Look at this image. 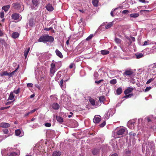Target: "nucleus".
Returning a JSON list of instances; mask_svg holds the SVG:
<instances>
[{"label":"nucleus","instance_id":"f257e3e1","mask_svg":"<svg viewBox=\"0 0 156 156\" xmlns=\"http://www.w3.org/2000/svg\"><path fill=\"white\" fill-rule=\"evenodd\" d=\"M54 40V38L51 36L45 35L41 36L38 39V42H43L45 43L47 42H52Z\"/></svg>","mask_w":156,"mask_h":156},{"label":"nucleus","instance_id":"f03ea898","mask_svg":"<svg viewBox=\"0 0 156 156\" xmlns=\"http://www.w3.org/2000/svg\"><path fill=\"white\" fill-rule=\"evenodd\" d=\"M35 77L36 79H40V80H42L44 76V74L38 69L35 70Z\"/></svg>","mask_w":156,"mask_h":156},{"label":"nucleus","instance_id":"7ed1b4c3","mask_svg":"<svg viewBox=\"0 0 156 156\" xmlns=\"http://www.w3.org/2000/svg\"><path fill=\"white\" fill-rule=\"evenodd\" d=\"M126 130V128L124 127L117 128L115 129L116 134L118 135L123 136L125 134Z\"/></svg>","mask_w":156,"mask_h":156},{"label":"nucleus","instance_id":"20e7f679","mask_svg":"<svg viewBox=\"0 0 156 156\" xmlns=\"http://www.w3.org/2000/svg\"><path fill=\"white\" fill-rule=\"evenodd\" d=\"M149 71L153 75L156 74V63L151 65L148 69Z\"/></svg>","mask_w":156,"mask_h":156},{"label":"nucleus","instance_id":"39448f33","mask_svg":"<svg viewBox=\"0 0 156 156\" xmlns=\"http://www.w3.org/2000/svg\"><path fill=\"white\" fill-rule=\"evenodd\" d=\"M56 70L57 69L55 67V64L53 62L51 64L50 71V76L51 77L53 76Z\"/></svg>","mask_w":156,"mask_h":156},{"label":"nucleus","instance_id":"423d86ee","mask_svg":"<svg viewBox=\"0 0 156 156\" xmlns=\"http://www.w3.org/2000/svg\"><path fill=\"white\" fill-rule=\"evenodd\" d=\"M69 79V77L68 79L65 80L64 81L63 80H61L60 81V86L62 90H64L65 89L66 86V82Z\"/></svg>","mask_w":156,"mask_h":156},{"label":"nucleus","instance_id":"0eeeda50","mask_svg":"<svg viewBox=\"0 0 156 156\" xmlns=\"http://www.w3.org/2000/svg\"><path fill=\"white\" fill-rule=\"evenodd\" d=\"M135 122L133 121H129L127 123V126L130 129H134L135 127Z\"/></svg>","mask_w":156,"mask_h":156},{"label":"nucleus","instance_id":"6e6552de","mask_svg":"<svg viewBox=\"0 0 156 156\" xmlns=\"http://www.w3.org/2000/svg\"><path fill=\"white\" fill-rule=\"evenodd\" d=\"M46 9L48 11L51 12L54 10V8L52 4L48 3L46 4L45 6Z\"/></svg>","mask_w":156,"mask_h":156},{"label":"nucleus","instance_id":"1a4fd4ad","mask_svg":"<svg viewBox=\"0 0 156 156\" xmlns=\"http://www.w3.org/2000/svg\"><path fill=\"white\" fill-rule=\"evenodd\" d=\"M20 15L17 13L13 14L11 17L14 20H20L21 19V17L20 18Z\"/></svg>","mask_w":156,"mask_h":156},{"label":"nucleus","instance_id":"9d476101","mask_svg":"<svg viewBox=\"0 0 156 156\" xmlns=\"http://www.w3.org/2000/svg\"><path fill=\"white\" fill-rule=\"evenodd\" d=\"M15 134L16 136L21 137L24 135V133L20 129H17L15 130Z\"/></svg>","mask_w":156,"mask_h":156},{"label":"nucleus","instance_id":"9b49d317","mask_svg":"<svg viewBox=\"0 0 156 156\" xmlns=\"http://www.w3.org/2000/svg\"><path fill=\"white\" fill-rule=\"evenodd\" d=\"M112 110L110 109L108 110V111L105 113V114L104 115V118L105 119V120L108 119L111 114V113L112 112Z\"/></svg>","mask_w":156,"mask_h":156},{"label":"nucleus","instance_id":"f8f14e48","mask_svg":"<svg viewBox=\"0 0 156 156\" xmlns=\"http://www.w3.org/2000/svg\"><path fill=\"white\" fill-rule=\"evenodd\" d=\"M101 117L99 115H96L94 116L93 120L95 123H98L101 120Z\"/></svg>","mask_w":156,"mask_h":156},{"label":"nucleus","instance_id":"ddd939ff","mask_svg":"<svg viewBox=\"0 0 156 156\" xmlns=\"http://www.w3.org/2000/svg\"><path fill=\"white\" fill-rule=\"evenodd\" d=\"M21 3L18 2H16L13 3L12 6L15 9H18L21 7Z\"/></svg>","mask_w":156,"mask_h":156},{"label":"nucleus","instance_id":"4468645a","mask_svg":"<svg viewBox=\"0 0 156 156\" xmlns=\"http://www.w3.org/2000/svg\"><path fill=\"white\" fill-rule=\"evenodd\" d=\"M133 72L131 70H127L123 73V75L130 77L133 75Z\"/></svg>","mask_w":156,"mask_h":156},{"label":"nucleus","instance_id":"2eb2a0df","mask_svg":"<svg viewBox=\"0 0 156 156\" xmlns=\"http://www.w3.org/2000/svg\"><path fill=\"white\" fill-rule=\"evenodd\" d=\"M32 3L33 5L34 6H31V9H33L35 8V7L37 6L39 4V0H32Z\"/></svg>","mask_w":156,"mask_h":156},{"label":"nucleus","instance_id":"dca6fc26","mask_svg":"<svg viewBox=\"0 0 156 156\" xmlns=\"http://www.w3.org/2000/svg\"><path fill=\"white\" fill-rule=\"evenodd\" d=\"M10 125L8 123L6 122H2L0 124V127L4 128L8 127L10 126Z\"/></svg>","mask_w":156,"mask_h":156},{"label":"nucleus","instance_id":"f3484780","mask_svg":"<svg viewBox=\"0 0 156 156\" xmlns=\"http://www.w3.org/2000/svg\"><path fill=\"white\" fill-rule=\"evenodd\" d=\"M89 100L90 103L92 105L95 106L96 108L97 107V105L95 104V101L94 99L91 98H90Z\"/></svg>","mask_w":156,"mask_h":156},{"label":"nucleus","instance_id":"a211bd4d","mask_svg":"<svg viewBox=\"0 0 156 156\" xmlns=\"http://www.w3.org/2000/svg\"><path fill=\"white\" fill-rule=\"evenodd\" d=\"M133 90L132 88L129 87L127 89H126L124 91V93L125 94L127 95L131 93Z\"/></svg>","mask_w":156,"mask_h":156},{"label":"nucleus","instance_id":"6ab92c4d","mask_svg":"<svg viewBox=\"0 0 156 156\" xmlns=\"http://www.w3.org/2000/svg\"><path fill=\"white\" fill-rule=\"evenodd\" d=\"M135 57L136 58L139 59L143 57L144 56L143 54L140 53H137L135 55Z\"/></svg>","mask_w":156,"mask_h":156},{"label":"nucleus","instance_id":"aec40b11","mask_svg":"<svg viewBox=\"0 0 156 156\" xmlns=\"http://www.w3.org/2000/svg\"><path fill=\"white\" fill-rule=\"evenodd\" d=\"M55 53L56 55L61 58H63V55H62L61 52H60L58 49H56L55 50Z\"/></svg>","mask_w":156,"mask_h":156},{"label":"nucleus","instance_id":"412c9836","mask_svg":"<svg viewBox=\"0 0 156 156\" xmlns=\"http://www.w3.org/2000/svg\"><path fill=\"white\" fill-rule=\"evenodd\" d=\"M52 108L55 109H58L59 108V105L57 103H54L52 105Z\"/></svg>","mask_w":156,"mask_h":156},{"label":"nucleus","instance_id":"4be33fe9","mask_svg":"<svg viewBox=\"0 0 156 156\" xmlns=\"http://www.w3.org/2000/svg\"><path fill=\"white\" fill-rule=\"evenodd\" d=\"M61 72L59 71L56 74V76L55 78V80L57 81L59 78L61 76Z\"/></svg>","mask_w":156,"mask_h":156},{"label":"nucleus","instance_id":"5701e85b","mask_svg":"<svg viewBox=\"0 0 156 156\" xmlns=\"http://www.w3.org/2000/svg\"><path fill=\"white\" fill-rule=\"evenodd\" d=\"M19 36V33L17 32H14L12 35V37L14 39L17 38Z\"/></svg>","mask_w":156,"mask_h":156},{"label":"nucleus","instance_id":"b1692460","mask_svg":"<svg viewBox=\"0 0 156 156\" xmlns=\"http://www.w3.org/2000/svg\"><path fill=\"white\" fill-rule=\"evenodd\" d=\"M14 95L13 94V92H11L9 96L8 100H12L14 98Z\"/></svg>","mask_w":156,"mask_h":156},{"label":"nucleus","instance_id":"393cba45","mask_svg":"<svg viewBox=\"0 0 156 156\" xmlns=\"http://www.w3.org/2000/svg\"><path fill=\"white\" fill-rule=\"evenodd\" d=\"M52 155L53 156H60L61 153L59 151H55L53 152Z\"/></svg>","mask_w":156,"mask_h":156},{"label":"nucleus","instance_id":"a878e982","mask_svg":"<svg viewBox=\"0 0 156 156\" xmlns=\"http://www.w3.org/2000/svg\"><path fill=\"white\" fill-rule=\"evenodd\" d=\"M30 50V48L29 47L26 50L24 51V56L25 58H26L28 55V54Z\"/></svg>","mask_w":156,"mask_h":156},{"label":"nucleus","instance_id":"bb28decb","mask_svg":"<svg viewBox=\"0 0 156 156\" xmlns=\"http://www.w3.org/2000/svg\"><path fill=\"white\" fill-rule=\"evenodd\" d=\"M99 150L97 148H95L92 150V153L94 155L97 154L99 152Z\"/></svg>","mask_w":156,"mask_h":156},{"label":"nucleus","instance_id":"cd10ccee","mask_svg":"<svg viewBox=\"0 0 156 156\" xmlns=\"http://www.w3.org/2000/svg\"><path fill=\"white\" fill-rule=\"evenodd\" d=\"M101 54L103 55H106L108 54L109 53V51L107 50H102L101 51Z\"/></svg>","mask_w":156,"mask_h":156},{"label":"nucleus","instance_id":"c85d7f7f","mask_svg":"<svg viewBox=\"0 0 156 156\" xmlns=\"http://www.w3.org/2000/svg\"><path fill=\"white\" fill-rule=\"evenodd\" d=\"M34 23V19H30L29 20V25L32 27L33 26Z\"/></svg>","mask_w":156,"mask_h":156},{"label":"nucleus","instance_id":"c756f323","mask_svg":"<svg viewBox=\"0 0 156 156\" xmlns=\"http://www.w3.org/2000/svg\"><path fill=\"white\" fill-rule=\"evenodd\" d=\"M56 119L57 121L59 122H62L63 121V118L59 116H56Z\"/></svg>","mask_w":156,"mask_h":156},{"label":"nucleus","instance_id":"7c9ffc66","mask_svg":"<svg viewBox=\"0 0 156 156\" xmlns=\"http://www.w3.org/2000/svg\"><path fill=\"white\" fill-rule=\"evenodd\" d=\"M113 25L112 22L109 23H108L105 27V29H108L111 27Z\"/></svg>","mask_w":156,"mask_h":156},{"label":"nucleus","instance_id":"2f4dec72","mask_svg":"<svg viewBox=\"0 0 156 156\" xmlns=\"http://www.w3.org/2000/svg\"><path fill=\"white\" fill-rule=\"evenodd\" d=\"M149 44H151V43H150V41L149 40H147L145 41L144 42V44H142V45L146 46L147 45H148Z\"/></svg>","mask_w":156,"mask_h":156},{"label":"nucleus","instance_id":"473e14b6","mask_svg":"<svg viewBox=\"0 0 156 156\" xmlns=\"http://www.w3.org/2000/svg\"><path fill=\"white\" fill-rule=\"evenodd\" d=\"M9 7L10 6L9 5H7L3 6L2 9L3 10H4L5 12H6L8 10Z\"/></svg>","mask_w":156,"mask_h":156},{"label":"nucleus","instance_id":"72a5a7b5","mask_svg":"<svg viewBox=\"0 0 156 156\" xmlns=\"http://www.w3.org/2000/svg\"><path fill=\"white\" fill-rule=\"evenodd\" d=\"M19 66H18V67L13 71L11 73H9V76L12 77V76L15 74L16 72L18 69Z\"/></svg>","mask_w":156,"mask_h":156},{"label":"nucleus","instance_id":"f704fd0d","mask_svg":"<svg viewBox=\"0 0 156 156\" xmlns=\"http://www.w3.org/2000/svg\"><path fill=\"white\" fill-rule=\"evenodd\" d=\"M92 3L93 5L95 6H98V0H93Z\"/></svg>","mask_w":156,"mask_h":156},{"label":"nucleus","instance_id":"c9c22d12","mask_svg":"<svg viewBox=\"0 0 156 156\" xmlns=\"http://www.w3.org/2000/svg\"><path fill=\"white\" fill-rule=\"evenodd\" d=\"M122 92V89L121 87H119L116 90V93L118 95L120 94Z\"/></svg>","mask_w":156,"mask_h":156},{"label":"nucleus","instance_id":"e433bc0d","mask_svg":"<svg viewBox=\"0 0 156 156\" xmlns=\"http://www.w3.org/2000/svg\"><path fill=\"white\" fill-rule=\"evenodd\" d=\"M139 16V14L138 13H132L130 14V16L133 18H136Z\"/></svg>","mask_w":156,"mask_h":156},{"label":"nucleus","instance_id":"4c0bfd02","mask_svg":"<svg viewBox=\"0 0 156 156\" xmlns=\"http://www.w3.org/2000/svg\"><path fill=\"white\" fill-rule=\"evenodd\" d=\"M1 76H9V73L7 71H4L0 74Z\"/></svg>","mask_w":156,"mask_h":156},{"label":"nucleus","instance_id":"58836bf2","mask_svg":"<svg viewBox=\"0 0 156 156\" xmlns=\"http://www.w3.org/2000/svg\"><path fill=\"white\" fill-rule=\"evenodd\" d=\"M115 42L118 44H120L121 42V40L120 39L117 37L115 38Z\"/></svg>","mask_w":156,"mask_h":156},{"label":"nucleus","instance_id":"ea45409f","mask_svg":"<svg viewBox=\"0 0 156 156\" xmlns=\"http://www.w3.org/2000/svg\"><path fill=\"white\" fill-rule=\"evenodd\" d=\"M130 137L132 138H133L135 136H136V134L133 132H131L129 133Z\"/></svg>","mask_w":156,"mask_h":156},{"label":"nucleus","instance_id":"a19ab883","mask_svg":"<svg viewBox=\"0 0 156 156\" xmlns=\"http://www.w3.org/2000/svg\"><path fill=\"white\" fill-rule=\"evenodd\" d=\"M44 30H45L47 31L51 30L54 33V30L53 29V28L52 27H50L49 28H44Z\"/></svg>","mask_w":156,"mask_h":156},{"label":"nucleus","instance_id":"79ce46f5","mask_svg":"<svg viewBox=\"0 0 156 156\" xmlns=\"http://www.w3.org/2000/svg\"><path fill=\"white\" fill-rule=\"evenodd\" d=\"M116 82L117 80L116 79H112L109 82L110 83L112 84H115L116 83Z\"/></svg>","mask_w":156,"mask_h":156},{"label":"nucleus","instance_id":"37998d69","mask_svg":"<svg viewBox=\"0 0 156 156\" xmlns=\"http://www.w3.org/2000/svg\"><path fill=\"white\" fill-rule=\"evenodd\" d=\"M154 78H152L148 80L147 82L146 83L147 84H148L151 82H153V81L154 80Z\"/></svg>","mask_w":156,"mask_h":156},{"label":"nucleus","instance_id":"c03bdc74","mask_svg":"<svg viewBox=\"0 0 156 156\" xmlns=\"http://www.w3.org/2000/svg\"><path fill=\"white\" fill-rule=\"evenodd\" d=\"M17 155V154L16 152H13L8 154V155L9 156H16Z\"/></svg>","mask_w":156,"mask_h":156},{"label":"nucleus","instance_id":"a18cd8bd","mask_svg":"<svg viewBox=\"0 0 156 156\" xmlns=\"http://www.w3.org/2000/svg\"><path fill=\"white\" fill-rule=\"evenodd\" d=\"M105 98L104 96H102L99 98V100L100 102H102L105 100Z\"/></svg>","mask_w":156,"mask_h":156},{"label":"nucleus","instance_id":"49530a36","mask_svg":"<svg viewBox=\"0 0 156 156\" xmlns=\"http://www.w3.org/2000/svg\"><path fill=\"white\" fill-rule=\"evenodd\" d=\"M20 88H19L17 89L16 90H14L13 91V93H14L16 94H18L20 91Z\"/></svg>","mask_w":156,"mask_h":156},{"label":"nucleus","instance_id":"de8ad7c7","mask_svg":"<svg viewBox=\"0 0 156 156\" xmlns=\"http://www.w3.org/2000/svg\"><path fill=\"white\" fill-rule=\"evenodd\" d=\"M133 96V94H129L128 95H126L124 97H123V98H130L132 96Z\"/></svg>","mask_w":156,"mask_h":156},{"label":"nucleus","instance_id":"09e8293b","mask_svg":"<svg viewBox=\"0 0 156 156\" xmlns=\"http://www.w3.org/2000/svg\"><path fill=\"white\" fill-rule=\"evenodd\" d=\"M93 34L90 35L86 39V40L87 41H89L91 39L92 37H93Z\"/></svg>","mask_w":156,"mask_h":156},{"label":"nucleus","instance_id":"8fccbe9b","mask_svg":"<svg viewBox=\"0 0 156 156\" xmlns=\"http://www.w3.org/2000/svg\"><path fill=\"white\" fill-rule=\"evenodd\" d=\"M125 153L126 154L129 156L131 154V151H130L128 150L126 151Z\"/></svg>","mask_w":156,"mask_h":156},{"label":"nucleus","instance_id":"3c124183","mask_svg":"<svg viewBox=\"0 0 156 156\" xmlns=\"http://www.w3.org/2000/svg\"><path fill=\"white\" fill-rule=\"evenodd\" d=\"M106 125V122L105 121L104 122L102 123H101L99 125V126L101 127H103Z\"/></svg>","mask_w":156,"mask_h":156},{"label":"nucleus","instance_id":"603ef678","mask_svg":"<svg viewBox=\"0 0 156 156\" xmlns=\"http://www.w3.org/2000/svg\"><path fill=\"white\" fill-rule=\"evenodd\" d=\"M4 31L3 30H1L0 29V37H2L4 35Z\"/></svg>","mask_w":156,"mask_h":156},{"label":"nucleus","instance_id":"864d4df0","mask_svg":"<svg viewBox=\"0 0 156 156\" xmlns=\"http://www.w3.org/2000/svg\"><path fill=\"white\" fill-rule=\"evenodd\" d=\"M151 87H147L145 90V91L146 92L149 91L151 89Z\"/></svg>","mask_w":156,"mask_h":156},{"label":"nucleus","instance_id":"5fc2aeb1","mask_svg":"<svg viewBox=\"0 0 156 156\" xmlns=\"http://www.w3.org/2000/svg\"><path fill=\"white\" fill-rule=\"evenodd\" d=\"M99 74L98 72H95L94 73V76L95 78H97Z\"/></svg>","mask_w":156,"mask_h":156},{"label":"nucleus","instance_id":"6e6d98bb","mask_svg":"<svg viewBox=\"0 0 156 156\" xmlns=\"http://www.w3.org/2000/svg\"><path fill=\"white\" fill-rule=\"evenodd\" d=\"M129 13V11L127 10H123L122 12V13L123 14H128Z\"/></svg>","mask_w":156,"mask_h":156},{"label":"nucleus","instance_id":"4d7b16f0","mask_svg":"<svg viewBox=\"0 0 156 156\" xmlns=\"http://www.w3.org/2000/svg\"><path fill=\"white\" fill-rule=\"evenodd\" d=\"M117 9V8H115V9H113L112 10V11L111 12V16H114V15H113V12L115 10H116Z\"/></svg>","mask_w":156,"mask_h":156},{"label":"nucleus","instance_id":"13d9d810","mask_svg":"<svg viewBox=\"0 0 156 156\" xmlns=\"http://www.w3.org/2000/svg\"><path fill=\"white\" fill-rule=\"evenodd\" d=\"M9 107H2L0 108V110H2L4 109H7L9 108Z\"/></svg>","mask_w":156,"mask_h":156},{"label":"nucleus","instance_id":"bf43d9fd","mask_svg":"<svg viewBox=\"0 0 156 156\" xmlns=\"http://www.w3.org/2000/svg\"><path fill=\"white\" fill-rule=\"evenodd\" d=\"M4 16V13L3 12H1L0 13V16L1 18H3Z\"/></svg>","mask_w":156,"mask_h":156},{"label":"nucleus","instance_id":"052dcab7","mask_svg":"<svg viewBox=\"0 0 156 156\" xmlns=\"http://www.w3.org/2000/svg\"><path fill=\"white\" fill-rule=\"evenodd\" d=\"M152 85L153 86H156V80L153 81L152 83Z\"/></svg>","mask_w":156,"mask_h":156},{"label":"nucleus","instance_id":"680f3d73","mask_svg":"<svg viewBox=\"0 0 156 156\" xmlns=\"http://www.w3.org/2000/svg\"><path fill=\"white\" fill-rule=\"evenodd\" d=\"M45 126L46 127H50L51 126V123H46L45 124Z\"/></svg>","mask_w":156,"mask_h":156},{"label":"nucleus","instance_id":"e2e57ef3","mask_svg":"<svg viewBox=\"0 0 156 156\" xmlns=\"http://www.w3.org/2000/svg\"><path fill=\"white\" fill-rule=\"evenodd\" d=\"M3 132L4 133L7 134L8 132V130L7 129H5L3 130Z\"/></svg>","mask_w":156,"mask_h":156},{"label":"nucleus","instance_id":"0e129e2a","mask_svg":"<svg viewBox=\"0 0 156 156\" xmlns=\"http://www.w3.org/2000/svg\"><path fill=\"white\" fill-rule=\"evenodd\" d=\"M37 110V109H35L33 110H32L30 112H29L30 114H32V113H34V112H35Z\"/></svg>","mask_w":156,"mask_h":156},{"label":"nucleus","instance_id":"69168bd1","mask_svg":"<svg viewBox=\"0 0 156 156\" xmlns=\"http://www.w3.org/2000/svg\"><path fill=\"white\" fill-rule=\"evenodd\" d=\"M103 80H101L98 81H95V83H96L99 84L102 81H103Z\"/></svg>","mask_w":156,"mask_h":156},{"label":"nucleus","instance_id":"338daca9","mask_svg":"<svg viewBox=\"0 0 156 156\" xmlns=\"http://www.w3.org/2000/svg\"><path fill=\"white\" fill-rule=\"evenodd\" d=\"M0 42L2 44L5 42V41L3 39L0 38Z\"/></svg>","mask_w":156,"mask_h":156},{"label":"nucleus","instance_id":"774afa93","mask_svg":"<svg viewBox=\"0 0 156 156\" xmlns=\"http://www.w3.org/2000/svg\"><path fill=\"white\" fill-rule=\"evenodd\" d=\"M33 86V84L32 83H28L27 84V86L28 87H32Z\"/></svg>","mask_w":156,"mask_h":156}]
</instances>
